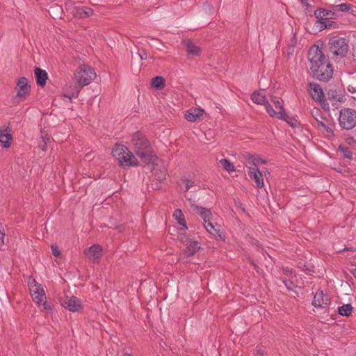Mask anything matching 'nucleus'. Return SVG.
<instances>
[{
  "instance_id": "4468645a",
  "label": "nucleus",
  "mask_w": 356,
  "mask_h": 356,
  "mask_svg": "<svg viewBox=\"0 0 356 356\" xmlns=\"http://www.w3.org/2000/svg\"><path fill=\"white\" fill-rule=\"evenodd\" d=\"M73 17L76 18H86L93 15L92 8L86 6H74L71 11Z\"/></svg>"
},
{
  "instance_id": "a18cd8bd",
  "label": "nucleus",
  "mask_w": 356,
  "mask_h": 356,
  "mask_svg": "<svg viewBox=\"0 0 356 356\" xmlns=\"http://www.w3.org/2000/svg\"><path fill=\"white\" fill-rule=\"evenodd\" d=\"M305 6V11L307 13H309V15H311V13L312 11V9H313V6L312 5H310L308 1L306 3H304L303 4Z\"/></svg>"
},
{
  "instance_id": "c85d7f7f",
  "label": "nucleus",
  "mask_w": 356,
  "mask_h": 356,
  "mask_svg": "<svg viewBox=\"0 0 356 356\" xmlns=\"http://www.w3.org/2000/svg\"><path fill=\"white\" fill-rule=\"evenodd\" d=\"M312 124L315 127H316L318 129H323L325 131L327 134H331L332 135H334L333 130L329 127L327 125H326L324 122L321 121L319 119H316V122H312Z\"/></svg>"
},
{
  "instance_id": "58836bf2",
  "label": "nucleus",
  "mask_w": 356,
  "mask_h": 356,
  "mask_svg": "<svg viewBox=\"0 0 356 356\" xmlns=\"http://www.w3.org/2000/svg\"><path fill=\"white\" fill-rule=\"evenodd\" d=\"M181 181L185 184L184 192H187L195 184L193 181L188 179H181Z\"/></svg>"
},
{
  "instance_id": "393cba45",
  "label": "nucleus",
  "mask_w": 356,
  "mask_h": 356,
  "mask_svg": "<svg viewBox=\"0 0 356 356\" xmlns=\"http://www.w3.org/2000/svg\"><path fill=\"white\" fill-rule=\"evenodd\" d=\"M152 87L161 90L165 87V79L163 76H155L152 79Z\"/></svg>"
},
{
  "instance_id": "ddd939ff",
  "label": "nucleus",
  "mask_w": 356,
  "mask_h": 356,
  "mask_svg": "<svg viewBox=\"0 0 356 356\" xmlns=\"http://www.w3.org/2000/svg\"><path fill=\"white\" fill-rule=\"evenodd\" d=\"M248 175L251 179H254L257 188H261L264 186V179L261 172L257 165L248 166Z\"/></svg>"
},
{
  "instance_id": "9d476101",
  "label": "nucleus",
  "mask_w": 356,
  "mask_h": 356,
  "mask_svg": "<svg viewBox=\"0 0 356 356\" xmlns=\"http://www.w3.org/2000/svg\"><path fill=\"white\" fill-rule=\"evenodd\" d=\"M17 97L25 98L29 95L31 92V86L28 83L26 77L20 78L17 82Z\"/></svg>"
},
{
  "instance_id": "3c124183",
  "label": "nucleus",
  "mask_w": 356,
  "mask_h": 356,
  "mask_svg": "<svg viewBox=\"0 0 356 356\" xmlns=\"http://www.w3.org/2000/svg\"><path fill=\"white\" fill-rule=\"evenodd\" d=\"M257 159H256V164L257 165L258 163H262V164H266V161L264 159H262L261 158H260L259 156H256Z\"/></svg>"
},
{
  "instance_id": "0eeeda50",
  "label": "nucleus",
  "mask_w": 356,
  "mask_h": 356,
  "mask_svg": "<svg viewBox=\"0 0 356 356\" xmlns=\"http://www.w3.org/2000/svg\"><path fill=\"white\" fill-rule=\"evenodd\" d=\"M189 202L191 203V206L198 211V213L200 214V217L203 219L204 227L207 229V231L212 234H213L212 232L213 230L215 232H217V230L215 229L213 223L210 221L212 217V213L211 210L209 209L195 204V201H192L191 199H189Z\"/></svg>"
},
{
  "instance_id": "7c9ffc66",
  "label": "nucleus",
  "mask_w": 356,
  "mask_h": 356,
  "mask_svg": "<svg viewBox=\"0 0 356 356\" xmlns=\"http://www.w3.org/2000/svg\"><path fill=\"white\" fill-rule=\"evenodd\" d=\"M243 157L244 159L247 161L248 164L246 165L248 166H254L257 165L256 164V156L251 154L249 152H245L243 154Z\"/></svg>"
},
{
  "instance_id": "603ef678",
  "label": "nucleus",
  "mask_w": 356,
  "mask_h": 356,
  "mask_svg": "<svg viewBox=\"0 0 356 356\" xmlns=\"http://www.w3.org/2000/svg\"><path fill=\"white\" fill-rule=\"evenodd\" d=\"M325 102H323L322 104H321L322 106H323V108L325 110H328L329 109V106H328V104H325Z\"/></svg>"
},
{
  "instance_id": "72a5a7b5",
  "label": "nucleus",
  "mask_w": 356,
  "mask_h": 356,
  "mask_svg": "<svg viewBox=\"0 0 356 356\" xmlns=\"http://www.w3.org/2000/svg\"><path fill=\"white\" fill-rule=\"evenodd\" d=\"M266 112L268 113V115L272 118H278L279 115L277 114V111H275L273 108V106L268 103L267 101V103L264 104Z\"/></svg>"
},
{
  "instance_id": "9b49d317",
  "label": "nucleus",
  "mask_w": 356,
  "mask_h": 356,
  "mask_svg": "<svg viewBox=\"0 0 356 356\" xmlns=\"http://www.w3.org/2000/svg\"><path fill=\"white\" fill-rule=\"evenodd\" d=\"M309 90L314 100L319 102L321 104L326 102L323 90L319 84L316 83H309Z\"/></svg>"
},
{
  "instance_id": "c756f323",
  "label": "nucleus",
  "mask_w": 356,
  "mask_h": 356,
  "mask_svg": "<svg viewBox=\"0 0 356 356\" xmlns=\"http://www.w3.org/2000/svg\"><path fill=\"white\" fill-rule=\"evenodd\" d=\"M330 8L333 10H339L341 12H348L352 8V5L346 3H343L339 5H330Z\"/></svg>"
},
{
  "instance_id": "ea45409f",
  "label": "nucleus",
  "mask_w": 356,
  "mask_h": 356,
  "mask_svg": "<svg viewBox=\"0 0 356 356\" xmlns=\"http://www.w3.org/2000/svg\"><path fill=\"white\" fill-rule=\"evenodd\" d=\"M312 115L314 118V120H315L314 123L316 122V119H319L318 117H320L321 119L323 118V117L321 116V112L320 109H318L317 108H314L312 111Z\"/></svg>"
},
{
  "instance_id": "680f3d73",
  "label": "nucleus",
  "mask_w": 356,
  "mask_h": 356,
  "mask_svg": "<svg viewBox=\"0 0 356 356\" xmlns=\"http://www.w3.org/2000/svg\"><path fill=\"white\" fill-rule=\"evenodd\" d=\"M346 250H347L353 251V248H347Z\"/></svg>"
},
{
  "instance_id": "79ce46f5",
  "label": "nucleus",
  "mask_w": 356,
  "mask_h": 356,
  "mask_svg": "<svg viewBox=\"0 0 356 356\" xmlns=\"http://www.w3.org/2000/svg\"><path fill=\"white\" fill-rule=\"evenodd\" d=\"M42 310H44V311L50 312L52 310L51 304L47 301H44L42 303Z\"/></svg>"
},
{
  "instance_id": "c03bdc74",
  "label": "nucleus",
  "mask_w": 356,
  "mask_h": 356,
  "mask_svg": "<svg viewBox=\"0 0 356 356\" xmlns=\"http://www.w3.org/2000/svg\"><path fill=\"white\" fill-rule=\"evenodd\" d=\"M51 250H52V254L55 257H58L60 255V251L59 250L58 247L56 245H51Z\"/></svg>"
},
{
  "instance_id": "dca6fc26",
  "label": "nucleus",
  "mask_w": 356,
  "mask_h": 356,
  "mask_svg": "<svg viewBox=\"0 0 356 356\" xmlns=\"http://www.w3.org/2000/svg\"><path fill=\"white\" fill-rule=\"evenodd\" d=\"M102 250L99 245L94 244L86 251V254L90 260L95 261L102 257Z\"/></svg>"
},
{
  "instance_id": "49530a36",
  "label": "nucleus",
  "mask_w": 356,
  "mask_h": 356,
  "mask_svg": "<svg viewBox=\"0 0 356 356\" xmlns=\"http://www.w3.org/2000/svg\"><path fill=\"white\" fill-rule=\"evenodd\" d=\"M173 216L176 217L177 220L184 217L182 211L180 209H176Z\"/></svg>"
},
{
  "instance_id": "aec40b11",
  "label": "nucleus",
  "mask_w": 356,
  "mask_h": 356,
  "mask_svg": "<svg viewBox=\"0 0 356 356\" xmlns=\"http://www.w3.org/2000/svg\"><path fill=\"white\" fill-rule=\"evenodd\" d=\"M186 246L184 252L187 257L193 256L200 249V243L196 241H190Z\"/></svg>"
},
{
  "instance_id": "2f4dec72",
  "label": "nucleus",
  "mask_w": 356,
  "mask_h": 356,
  "mask_svg": "<svg viewBox=\"0 0 356 356\" xmlns=\"http://www.w3.org/2000/svg\"><path fill=\"white\" fill-rule=\"evenodd\" d=\"M222 165L223 168L227 172H234L235 171L234 165L227 159H222L219 161Z\"/></svg>"
},
{
  "instance_id": "6e6d98bb",
  "label": "nucleus",
  "mask_w": 356,
  "mask_h": 356,
  "mask_svg": "<svg viewBox=\"0 0 356 356\" xmlns=\"http://www.w3.org/2000/svg\"><path fill=\"white\" fill-rule=\"evenodd\" d=\"M250 261L251 265H252L255 268L257 267L253 260H250Z\"/></svg>"
},
{
  "instance_id": "e433bc0d",
  "label": "nucleus",
  "mask_w": 356,
  "mask_h": 356,
  "mask_svg": "<svg viewBox=\"0 0 356 356\" xmlns=\"http://www.w3.org/2000/svg\"><path fill=\"white\" fill-rule=\"evenodd\" d=\"M282 120L286 121L292 127H296L298 123L297 120L294 118L288 116L286 113V115H284V119Z\"/></svg>"
},
{
  "instance_id": "f8f14e48",
  "label": "nucleus",
  "mask_w": 356,
  "mask_h": 356,
  "mask_svg": "<svg viewBox=\"0 0 356 356\" xmlns=\"http://www.w3.org/2000/svg\"><path fill=\"white\" fill-rule=\"evenodd\" d=\"M314 15L317 19H336L338 18L339 15L335 12V10H328L323 8H319L314 10Z\"/></svg>"
},
{
  "instance_id": "f704fd0d",
  "label": "nucleus",
  "mask_w": 356,
  "mask_h": 356,
  "mask_svg": "<svg viewBox=\"0 0 356 356\" xmlns=\"http://www.w3.org/2000/svg\"><path fill=\"white\" fill-rule=\"evenodd\" d=\"M327 97H328V99L333 102V104L334 102H337L340 101L339 98H338V95H337L336 90H332V89L329 90L327 91Z\"/></svg>"
},
{
  "instance_id": "a211bd4d",
  "label": "nucleus",
  "mask_w": 356,
  "mask_h": 356,
  "mask_svg": "<svg viewBox=\"0 0 356 356\" xmlns=\"http://www.w3.org/2000/svg\"><path fill=\"white\" fill-rule=\"evenodd\" d=\"M327 299L323 298V291L318 289L314 295L312 305L316 308H324L327 305Z\"/></svg>"
},
{
  "instance_id": "5701e85b",
  "label": "nucleus",
  "mask_w": 356,
  "mask_h": 356,
  "mask_svg": "<svg viewBox=\"0 0 356 356\" xmlns=\"http://www.w3.org/2000/svg\"><path fill=\"white\" fill-rule=\"evenodd\" d=\"M251 99L257 104L264 105L265 103H267L266 96L257 90L252 92Z\"/></svg>"
},
{
  "instance_id": "b1692460",
  "label": "nucleus",
  "mask_w": 356,
  "mask_h": 356,
  "mask_svg": "<svg viewBox=\"0 0 356 356\" xmlns=\"http://www.w3.org/2000/svg\"><path fill=\"white\" fill-rule=\"evenodd\" d=\"M29 288L31 293H35L37 291L43 292V287L41 284L36 282L35 280L33 278H30L29 280Z\"/></svg>"
},
{
  "instance_id": "f257e3e1",
  "label": "nucleus",
  "mask_w": 356,
  "mask_h": 356,
  "mask_svg": "<svg viewBox=\"0 0 356 356\" xmlns=\"http://www.w3.org/2000/svg\"><path fill=\"white\" fill-rule=\"evenodd\" d=\"M131 143L136 155L146 164L154 163L157 161L158 156L153 154L149 141L141 132L137 131L134 134Z\"/></svg>"
},
{
  "instance_id": "864d4df0",
  "label": "nucleus",
  "mask_w": 356,
  "mask_h": 356,
  "mask_svg": "<svg viewBox=\"0 0 356 356\" xmlns=\"http://www.w3.org/2000/svg\"><path fill=\"white\" fill-rule=\"evenodd\" d=\"M159 178L161 180V179H164L165 178V173H162V175L159 177Z\"/></svg>"
},
{
  "instance_id": "20e7f679",
  "label": "nucleus",
  "mask_w": 356,
  "mask_h": 356,
  "mask_svg": "<svg viewBox=\"0 0 356 356\" xmlns=\"http://www.w3.org/2000/svg\"><path fill=\"white\" fill-rule=\"evenodd\" d=\"M329 57L325 56L321 47L318 45H313L308 51V60L310 63L311 72L318 70L319 66L327 60Z\"/></svg>"
},
{
  "instance_id": "37998d69",
  "label": "nucleus",
  "mask_w": 356,
  "mask_h": 356,
  "mask_svg": "<svg viewBox=\"0 0 356 356\" xmlns=\"http://www.w3.org/2000/svg\"><path fill=\"white\" fill-rule=\"evenodd\" d=\"M138 54L140 57L141 60H147V53L144 49H140L138 50Z\"/></svg>"
},
{
  "instance_id": "f3484780",
  "label": "nucleus",
  "mask_w": 356,
  "mask_h": 356,
  "mask_svg": "<svg viewBox=\"0 0 356 356\" xmlns=\"http://www.w3.org/2000/svg\"><path fill=\"white\" fill-rule=\"evenodd\" d=\"M182 45L185 47L188 54L198 56L200 55L201 49L200 47L195 45V44L190 40H184Z\"/></svg>"
},
{
  "instance_id": "052dcab7",
  "label": "nucleus",
  "mask_w": 356,
  "mask_h": 356,
  "mask_svg": "<svg viewBox=\"0 0 356 356\" xmlns=\"http://www.w3.org/2000/svg\"><path fill=\"white\" fill-rule=\"evenodd\" d=\"M349 91L352 92H354L356 91V90H353V88H351V90L349 89Z\"/></svg>"
},
{
  "instance_id": "cd10ccee",
  "label": "nucleus",
  "mask_w": 356,
  "mask_h": 356,
  "mask_svg": "<svg viewBox=\"0 0 356 356\" xmlns=\"http://www.w3.org/2000/svg\"><path fill=\"white\" fill-rule=\"evenodd\" d=\"M338 151L342 154L344 159H352L353 152L350 150L348 147L343 145H340L338 147Z\"/></svg>"
},
{
  "instance_id": "5fc2aeb1",
  "label": "nucleus",
  "mask_w": 356,
  "mask_h": 356,
  "mask_svg": "<svg viewBox=\"0 0 356 356\" xmlns=\"http://www.w3.org/2000/svg\"><path fill=\"white\" fill-rule=\"evenodd\" d=\"M3 227L1 222H0V233L3 232Z\"/></svg>"
},
{
  "instance_id": "09e8293b",
  "label": "nucleus",
  "mask_w": 356,
  "mask_h": 356,
  "mask_svg": "<svg viewBox=\"0 0 356 356\" xmlns=\"http://www.w3.org/2000/svg\"><path fill=\"white\" fill-rule=\"evenodd\" d=\"M254 355V356H263L264 350L261 348L257 347Z\"/></svg>"
},
{
  "instance_id": "39448f33",
  "label": "nucleus",
  "mask_w": 356,
  "mask_h": 356,
  "mask_svg": "<svg viewBox=\"0 0 356 356\" xmlns=\"http://www.w3.org/2000/svg\"><path fill=\"white\" fill-rule=\"evenodd\" d=\"M74 76L79 85L83 87L90 83L95 79L96 73L89 65H82L78 67Z\"/></svg>"
},
{
  "instance_id": "2eb2a0df",
  "label": "nucleus",
  "mask_w": 356,
  "mask_h": 356,
  "mask_svg": "<svg viewBox=\"0 0 356 356\" xmlns=\"http://www.w3.org/2000/svg\"><path fill=\"white\" fill-rule=\"evenodd\" d=\"M10 132L11 129L9 127L4 129H0V143L4 148H8L11 145L12 135Z\"/></svg>"
},
{
  "instance_id": "e2e57ef3",
  "label": "nucleus",
  "mask_w": 356,
  "mask_h": 356,
  "mask_svg": "<svg viewBox=\"0 0 356 356\" xmlns=\"http://www.w3.org/2000/svg\"><path fill=\"white\" fill-rule=\"evenodd\" d=\"M77 95H78V93H76V95H74L73 94V97H77Z\"/></svg>"
},
{
  "instance_id": "412c9836",
  "label": "nucleus",
  "mask_w": 356,
  "mask_h": 356,
  "mask_svg": "<svg viewBox=\"0 0 356 356\" xmlns=\"http://www.w3.org/2000/svg\"><path fill=\"white\" fill-rule=\"evenodd\" d=\"M204 112L203 109L195 108L193 111H188L185 117L189 122H195L200 119V117L203 115Z\"/></svg>"
},
{
  "instance_id": "8fccbe9b",
  "label": "nucleus",
  "mask_w": 356,
  "mask_h": 356,
  "mask_svg": "<svg viewBox=\"0 0 356 356\" xmlns=\"http://www.w3.org/2000/svg\"><path fill=\"white\" fill-rule=\"evenodd\" d=\"M4 236H5V234L3 232L0 233V249L4 244Z\"/></svg>"
},
{
  "instance_id": "7ed1b4c3",
  "label": "nucleus",
  "mask_w": 356,
  "mask_h": 356,
  "mask_svg": "<svg viewBox=\"0 0 356 356\" xmlns=\"http://www.w3.org/2000/svg\"><path fill=\"white\" fill-rule=\"evenodd\" d=\"M329 49L334 56L341 58L346 56L349 45L346 38L334 35L330 38L328 42Z\"/></svg>"
},
{
  "instance_id": "bf43d9fd",
  "label": "nucleus",
  "mask_w": 356,
  "mask_h": 356,
  "mask_svg": "<svg viewBox=\"0 0 356 356\" xmlns=\"http://www.w3.org/2000/svg\"><path fill=\"white\" fill-rule=\"evenodd\" d=\"M349 91L352 92H354L356 91V90H353V88H351V90L349 89Z\"/></svg>"
},
{
  "instance_id": "a878e982",
  "label": "nucleus",
  "mask_w": 356,
  "mask_h": 356,
  "mask_svg": "<svg viewBox=\"0 0 356 356\" xmlns=\"http://www.w3.org/2000/svg\"><path fill=\"white\" fill-rule=\"evenodd\" d=\"M353 307L350 304H346L338 307V312L343 316H349L351 315Z\"/></svg>"
},
{
  "instance_id": "473e14b6",
  "label": "nucleus",
  "mask_w": 356,
  "mask_h": 356,
  "mask_svg": "<svg viewBox=\"0 0 356 356\" xmlns=\"http://www.w3.org/2000/svg\"><path fill=\"white\" fill-rule=\"evenodd\" d=\"M32 298L36 305H40L42 302V298L45 296V292L43 290V292L37 291L31 294Z\"/></svg>"
},
{
  "instance_id": "de8ad7c7",
  "label": "nucleus",
  "mask_w": 356,
  "mask_h": 356,
  "mask_svg": "<svg viewBox=\"0 0 356 356\" xmlns=\"http://www.w3.org/2000/svg\"><path fill=\"white\" fill-rule=\"evenodd\" d=\"M177 221L178 222L183 226L184 229H188L187 226H186V221H185V219H184V217L183 218H179V219H177Z\"/></svg>"
},
{
  "instance_id": "1a4fd4ad",
  "label": "nucleus",
  "mask_w": 356,
  "mask_h": 356,
  "mask_svg": "<svg viewBox=\"0 0 356 356\" xmlns=\"http://www.w3.org/2000/svg\"><path fill=\"white\" fill-rule=\"evenodd\" d=\"M60 302L63 307L72 312H78L83 309L81 300L74 296L61 298Z\"/></svg>"
},
{
  "instance_id": "6ab92c4d",
  "label": "nucleus",
  "mask_w": 356,
  "mask_h": 356,
  "mask_svg": "<svg viewBox=\"0 0 356 356\" xmlns=\"http://www.w3.org/2000/svg\"><path fill=\"white\" fill-rule=\"evenodd\" d=\"M34 73L37 84L41 87L44 86L46 85L47 79H48L47 72L40 69V67H35Z\"/></svg>"
},
{
  "instance_id": "4c0bfd02",
  "label": "nucleus",
  "mask_w": 356,
  "mask_h": 356,
  "mask_svg": "<svg viewBox=\"0 0 356 356\" xmlns=\"http://www.w3.org/2000/svg\"><path fill=\"white\" fill-rule=\"evenodd\" d=\"M282 282L289 291H293L294 289L297 287V286L293 283V282L289 280L283 279L282 280Z\"/></svg>"
},
{
  "instance_id": "bb28decb",
  "label": "nucleus",
  "mask_w": 356,
  "mask_h": 356,
  "mask_svg": "<svg viewBox=\"0 0 356 356\" xmlns=\"http://www.w3.org/2000/svg\"><path fill=\"white\" fill-rule=\"evenodd\" d=\"M317 22L321 24V26H320L321 31L327 29H330L331 27L336 28L337 26V23L334 21H326L325 19H324V20L317 19Z\"/></svg>"
},
{
  "instance_id": "4be33fe9",
  "label": "nucleus",
  "mask_w": 356,
  "mask_h": 356,
  "mask_svg": "<svg viewBox=\"0 0 356 356\" xmlns=\"http://www.w3.org/2000/svg\"><path fill=\"white\" fill-rule=\"evenodd\" d=\"M272 102L274 104L275 108L277 110L278 119H284L286 112L283 107V101L281 99L274 98L272 99Z\"/></svg>"
},
{
  "instance_id": "423d86ee",
  "label": "nucleus",
  "mask_w": 356,
  "mask_h": 356,
  "mask_svg": "<svg viewBox=\"0 0 356 356\" xmlns=\"http://www.w3.org/2000/svg\"><path fill=\"white\" fill-rule=\"evenodd\" d=\"M339 124L341 128L350 130L356 125V111L352 108H343L340 111Z\"/></svg>"
},
{
  "instance_id": "13d9d810",
  "label": "nucleus",
  "mask_w": 356,
  "mask_h": 356,
  "mask_svg": "<svg viewBox=\"0 0 356 356\" xmlns=\"http://www.w3.org/2000/svg\"><path fill=\"white\" fill-rule=\"evenodd\" d=\"M124 356H132V355L130 353H125L124 354Z\"/></svg>"
},
{
  "instance_id": "c9c22d12",
  "label": "nucleus",
  "mask_w": 356,
  "mask_h": 356,
  "mask_svg": "<svg viewBox=\"0 0 356 356\" xmlns=\"http://www.w3.org/2000/svg\"><path fill=\"white\" fill-rule=\"evenodd\" d=\"M50 141V138L48 136H42L41 140L38 143V147L44 151L47 149V143Z\"/></svg>"
},
{
  "instance_id": "a19ab883",
  "label": "nucleus",
  "mask_w": 356,
  "mask_h": 356,
  "mask_svg": "<svg viewBox=\"0 0 356 356\" xmlns=\"http://www.w3.org/2000/svg\"><path fill=\"white\" fill-rule=\"evenodd\" d=\"M178 238L179 241L185 245H188V243L191 241V240L185 234H179Z\"/></svg>"
},
{
  "instance_id": "4d7b16f0",
  "label": "nucleus",
  "mask_w": 356,
  "mask_h": 356,
  "mask_svg": "<svg viewBox=\"0 0 356 356\" xmlns=\"http://www.w3.org/2000/svg\"><path fill=\"white\" fill-rule=\"evenodd\" d=\"M300 2H301L302 4L306 3L308 1V0H300Z\"/></svg>"
},
{
  "instance_id": "6e6552de",
  "label": "nucleus",
  "mask_w": 356,
  "mask_h": 356,
  "mask_svg": "<svg viewBox=\"0 0 356 356\" xmlns=\"http://www.w3.org/2000/svg\"><path fill=\"white\" fill-rule=\"evenodd\" d=\"M312 76L320 81L327 82L330 81L333 76V67L330 62V59L326 60L323 65L319 66L318 70L312 72Z\"/></svg>"
},
{
  "instance_id": "f03ea898",
  "label": "nucleus",
  "mask_w": 356,
  "mask_h": 356,
  "mask_svg": "<svg viewBox=\"0 0 356 356\" xmlns=\"http://www.w3.org/2000/svg\"><path fill=\"white\" fill-rule=\"evenodd\" d=\"M112 155L123 167L138 166V163L133 153L124 145H115L112 149Z\"/></svg>"
}]
</instances>
